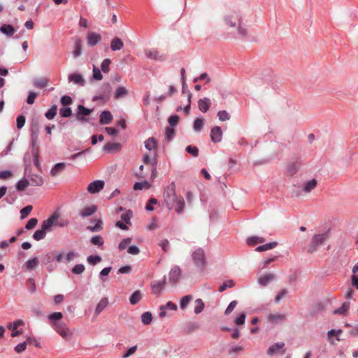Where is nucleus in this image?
I'll return each mask as SVG.
<instances>
[{
  "instance_id": "1",
  "label": "nucleus",
  "mask_w": 358,
  "mask_h": 358,
  "mask_svg": "<svg viewBox=\"0 0 358 358\" xmlns=\"http://www.w3.org/2000/svg\"><path fill=\"white\" fill-rule=\"evenodd\" d=\"M163 199L169 210L173 209L178 214L183 213L185 201L182 196L176 195L174 182H171L164 188Z\"/></svg>"
},
{
  "instance_id": "2",
  "label": "nucleus",
  "mask_w": 358,
  "mask_h": 358,
  "mask_svg": "<svg viewBox=\"0 0 358 358\" xmlns=\"http://www.w3.org/2000/svg\"><path fill=\"white\" fill-rule=\"evenodd\" d=\"M224 22L228 27L234 28L237 30L238 38H247L248 31L245 27L243 24V19L239 12L232 11L227 14L224 17Z\"/></svg>"
},
{
  "instance_id": "3",
  "label": "nucleus",
  "mask_w": 358,
  "mask_h": 358,
  "mask_svg": "<svg viewBox=\"0 0 358 358\" xmlns=\"http://www.w3.org/2000/svg\"><path fill=\"white\" fill-rule=\"evenodd\" d=\"M327 233L315 234L313 236L311 241L307 248V252L308 253L315 252L317 250L318 247H320L324 243V242L327 240Z\"/></svg>"
},
{
  "instance_id": "4",
  "label": "nucleus",
  "mask_w": 358,
  "mask_h": 358,
  "mask_svg": "<svg viewBox=\"0 0 358 358\" xmlns=\"http://www.w3.org/2000/svg\"><path fill=\"white\" fill-rule=\"evenodd\" d=\"M31 139H32V147L31 148V153L33 157L34 164L36 166L38 167L40 166L39 163V153L38 149L36 147V136H34L35 134L38 132V124H32L31 128Z\"/></svg>"
},
{
  "instance_id": "5",
  "label": "nucleus",
  "mask_w": 358,
  "mask_h": 358,
  "mask_svg": "<svg viewBox=\"0 0 358 358\" xmlns=\"http://www.w3.org/2000/svg\"><path fill=\"white\" fill-rule=\"evenodd\" d=\"M54 330L59 334L64 339L69 341L71 338L73 333L63 322H54L51 326Z\"/></svg>"
},
{
  "instance_id": "6",
  "label": "nucleus",
  "mask_w": 358,
  "mask_h": 358,
  "mask_svg": "<svg viewBox=\"0 0 358 358\" xmlns=\"http://www.w3.org/2000/svg\"><path fill=\"white\" fill-rule=\"evenodd\" d=\"M192 259L194 264L198 268H203L206 264L204 251L202 248H198L192 253Z\"/></svg>"
},
{
  "instance_id": "7",
  "label": "nucleus",
  "mask_w": 358,
  "mask_h": 358,
  "mask_svg": "<svg viewBox=\"0 0 358 358\" xmlns=\"http://www.w3.org/2000/svg\"><path fill=\"white\" fill-rule=\"evenodd\" d=\"M302 164V161L299 158H296L294 160L289 162L286 168L287 174L289 176H293L299 171Z\"/></svg>"
},
{
  "instance_id": "8",
  "label": "nucleus",
  "mask_w": 358,
  "mask_h": 358,
  "mask_svg": "<svg viewBox=\"0 0 358 358\" xmlns=\"http://www.w3.org/2000/svg\"><path fill=\"white\" fill-rule=\"evenodd\" d=\"M58 219L59 214L57 213H54L48 219L42 222L41 229L43 230V231H45V234H47L48 231H51L52 227L54 226L55 221H57Z\"/></svg>"
},
{
  "instance_id": "9",
  "label": "nucleus",
  "mask_w": 358,
  "mask_h": 358,
  "mask_svg": "<svg viewBox=\"0 0 358 358\" xmlns=\"http://www.w3.org/2000/svg\"><path fill=\"white\" fill-rule=\"evenodd\" d=\"M110 92V85L109 83H104L102 85L100 92L94 96L93 101L107 100L109 98Z\"/></svg>"
},
{
  "instance_id": "10",
  "label": "nucleus",
  "mask_w": 358,
  "mask_h": 358,
  "mask_svg": "<svg viewBox=\"0 0 358 358\" xmlns=\"http://www.w3.org/2000/svg\"><path fill=\"white\" fill-rule=\"evenodd\" d=\"M105 185V182L102 180H96L90 182L87 186V191L90 194H96L101 191Z\"/></svg>"
},
{
  "instance_id": "11",
  "label": "nucleus",
  "mask_w": 358,
  "mask_h": 358,
  "mask_svg": "<svg viewBox=\"0 0 358 358\" xmlns=\"http://www.w3.org/2000/svg\"><path fill=\"white\" fill-rule=\"evenodd\" d=\"M23 324L24 322L22 320H17L14 321L13 323L8 324L7 328L12 331L10 334L11 337H17L22 333V330H19L17 329L20 326Z\"/></svg>"
},
{
  "instance_id": "12",
  "label": "nucleus",
  "mask_w": 358,
  "mask_h": 358,
  "mask_svg": "<svg viewBox=\"0 0 358 358\" xmlns=\"http://www.w3.org/2000/svg\"><path fill=\"white\" fill-rule=\"evenodd\" d=\"M343 332V330L341 329H331L327 332V341L331 344L335 345L336 341H341L343 339H341L340 338V335Z\"/></svg>"
},
{
  "instance_id": "13",
  "label": "nucleus",
  "mask_w": 358,
  "mask_h": 358,
  "mask_svg": "<svg viewBox=\"0 0 358 358\" xmlns=\"http://www.w3.org/2000/svg\"><path fill=\"white\" fill-rule=\"evenodd\" d=\"M284 346V343L278 342L268 348L267 350V354L269 356H273L274 355L276 354H283L285 352V350H283Z\"/></svg>"
},
{
  "instance_id": "14",
  "label": "nucleus",
  "mask_w": 358,
  "mask_h": 358,
  "mask_svg": "<svg viewBox=\"0 0 358 358\" xmlns=\"http://www.w3.org/2000/svg\"><path fill=\"white\" fill-rule=\"evenodd\" d=\"M166 283V277L164 276L163 279L155 281L151 284V290L152 293L155 295H159L162 292L164 287Z\"/></svg>"
},
{
  "instance_id": "15",
  "label": "nucleus",
  "mask_w": 358,
  "mask_h": 358,
  "mask_svg": "<svg viewBox=\"0 0 358 358\" xmlns=\"http://www.w3.org/2000/svg\"><path fill=\"white\" fill-rule=\"evenodd\" d=\"M68 81L79 86H84L85 84V80L83 76L76 72L69 75Z\"/></svg>"
},
{
  "instance_id": "16",
  "label": "nucleus",
  "mask_w": 358,
  "mask_h": 358,
  "mask_svg": "<svg viewBox=\"0 0 358 358\" xmlns=\"http://www.w3.org/2000/svg\"><path fill=\"white\" fill-rule=\"evenodd\" d=\"M145 55L147 58L153 60L164 61L165 59V57L159 55V51L155 49L145 50Z\"/></svg>"
},
{
  "instance_id": "17",
  "label": "nucleus",
  "mask_w": 358,
  "mask_h": 358,
  "mask_svg": "<svg viewBox=\"0 0 358 358\" xmlns=\"http://www.w3.org/2000/svg\"><path fill=\"white\" fill-rule=\"evenodd\" d=\"M222 138V131L220 127L215 126L210 131V139L213 143H219Z\"/></svg>"
},
{
  "instance_id": "18",
  "label": "nucleus",
  "mask_w": 358,
  "mask_h": 358,
  "mask_svg": "<svg viewBox=\"0 0 358 358\" xmlns=\"http://www.w3.org/2000/svg\"><path fill=\"white\" fill-rule=\"evenodd\" d=\"M286 319V315L285 314H269L267 316V320L272 324H278L284 322Z\"/></svg>"
},
{
  "instance_id": "19",
  "label": "nucleus",
  "mask_w": 358,
  "mask_h": 358,
  "mask_svg": "<svg viewBox=\"0 0 358 358\" xmlns=\"http://www.w3.org/2000/svg\"><path fill=\"white\" fill-rule=\"evenodd\" d=\"M101 40V36L95 32H90L87 36V45L90 47L96 45Z\"/></svg>"
},
{
  "instance_id": "20",
  "label": "nucleus",
  "mask_w": 358,
  "mask_h": 358,
  "mask_svg": "<svg viewBox=\"0 0 358 358\" xmlns=\"http://www.w3.org/2000/svg\"><path fill=\"white\" fill-rule=\"evenodd\" d=\"M92 112V109L87 108L83 105H78L76 118L79 121H83L85 120L84 118V116L90 115Z\"/></svg>"
},
{
  "instance_id": "21",
  "label": "nucleus",
  "mask_w": 358,
  "mask_h": 358,
  "mask_svg": "<svg viewBox=\"0 0 358 358\" xmlns=\"http://www.w3.org/2000/svg\"><path fill=\"white\" fill-rule=\"evenodd\" d=\"M109 301L107 297H103L97 303L95 310H94V315L95 317L99 316L101 312L108 306Z\"/></svg>"
},
{
  "instance_id": "22",
  "label": "nucleus",
  "mask_w": 358,
  "mask_h": 358,
  "mask_svg": "<svg viewBox=\"0 0 358 358\" xmlns=\"http://www.w3.org/2000/svg\"><path fill=\"white\" fill-rule=\"evenodd\" d=\"M180 269L178 266H175L169 272V281L173 284L176 283L180 277Z\"/></svg>"
},
{
  "instance_id": "23",
  "label": "nucleus",
  "mask_w": 358,
  "mask_h": 358,
  "mask_svg": "<svg viewBox=\"0 0 358 358\" xmlns=\"http://www.w3.org/2000/svg\"><path fill=\"white\" fill-rule=\"evenodd\" d=\"M97 210V206L96 205H92L83 208L79 212V215L83 217H87L94 214Z\"/></svg>"
},
{
  "instance_id": "24",
  "label": "nucleus",
  "mask_w": 358,
  "mask_h": 358,
  "mask_svg": "<svg viewBox=\"0 0 358 358\" xmlns=\"http://www.w3.org/2000/svg\"><path fill=\"white\" fill-rule=\"evenodd\" d=\"M211 101L209 98L205 97L198 101V107L202 113H206L210 106Z\"/></svg>"
},
{
  "instance_id": "25",
  "label": "nucleus",
  "mask_w": 358,
  "mask_h": 358,
  "mask_svg": "<svg viewBox=\"0 0 358 358\" xmlns=\"http://www.w3.org/2000/svg\"><path fill=\"white\" fill-rule=\"evenodd\" d=\"M66 168V164L64 162H59L55 164L50 170V175L52 176H57L60 173H62Z\"/></svg>"
},
{
  "instance_id": "26",
  "label": "nucleus",
  "mask_w": 358,
  "mask_h": 358,
  "mask_svg": "<svg viewBox=\"0 0 358 358\" xmlns=\"http://www.w3.org/2000/svg\"><path fill=\"white\" fill-rule=\"evenodd\" d=\"M275 278V275L274 273H266V275L260 277L258 279V283L261 286H266L268 284L273 281Z\"/></svg>"
},
{
  "instance_id": "27",
  "label": "nucleus",
  "mask_w": 358,
  "mask_h": 358,
  "mask_svg": "<svg viewBox=\"0 0 358 358\" xmlns=\"http://www.w3.org/2000/svg\"><path fill=\"white\" fill-rule=\"evenodd\" d=\"M113 120V115L109 110H103L100 115L99 122L101 124H108Z\"/></svg>"
},
{
  "instance_id": "28",
  "label": "nucleus",
  "mask_w": 358,
  "mask_h": 358,
  "mask_svg": "<svg viewBox=\"0 0 358 358\" xmlns=\"http://www.w3.org/2000/svg\"><path fill=\"white\" fill-rule=\"evenodd\" d=\"M83 43L81 39L76 38L74 41V50L73 51V56L74 58L80 57L82 54Z\"/></svg>"
},
{
  "instance_id": "29",
  "label": "nucleus",
  "mask_w": 358,
  "mask_h": 358,
  "mask_svg": "<svg viewBox=\"0 0 358 358\" xmlns=\"http://www.w3.org/2000/svg\"><path fill=\"white\" fill-rule=\"evenodd\" d=\"M124 47V43L118 37H115L110 42V49L113 51L120 50Z\"/></svg>"
},
{
  "instance_id": "30",
  "label": "nucleus",
  "mask_w": 358,
  "mask_h": 358,
  "mask_svg": "<svg viewBox=\"0 0 358 358\" xmlns=\"http://www.w3.org/2000/svg\"><path fill=\"white\" fill-rule=\"evenodd\" d=\"M317 184V180L313 178L310 180L306 182L303 185L302 190L306 193L310 192L313 189H314L316 187Z\"/></svg>"
},
{
  "instance_id": "31",
  "label": "nucleus",
  "mask_w": 358,
  "mask_h": 358,
  "mask_svg": "<svg viewBox=\"0 0 358 358\" xmlns=\"http://www.w3.org/2000/svg\"><path fill=\"white\" fill-rule=\"evenodd\" d=\"M350 303L349 301L344 302L342 306L334 310V315H345L350 309Z\"/></svg>"
},
{
  "instance_id": "32",
  "label": "nucleus",
  "mask_w": 358,
  "mask_h": 358,
  "mask_svg": "<svg viewBox=\"0 0 358 358\" xmlns=\"http://www.w3.org/2000/svg\"><path fill=\"white\" fill-rule=\"evenodd\" d=\"M92 222H95V224L87 226V230L91 232H99L103 229V222L101 219L93 220Z\"/></svg>"
},
{
  "instance_id": "33",
  "label": "nucleus",
  "mask_w": 358,
  "mask_h": 358,
  "mask_svg": "<svg viewBox=\"0 0 358 358\" xmlns=\"http://www.w3.org/2000/svg\"><path fill=\"white\" fill-rule=\"evenodd\" d=\"M0 31L7 36H13L15 33V29L10 24H3L0 27Z\"/></svg>"
},
{
  "instance_id": "34",
  "label": "nucleus",
  "mask_w": 358,
  "mask_h": 358,
  "mask_svg": "<svg viewBox=\"0 0 358 358\" xmlns=\"http://www.w3.org/2000/svg\"><path fill=\"white\" fill-rule=\"evenodd\" d=\"M278 256L277 255H273L271 257H268V258H266V259H264L263 261H262L259 264V270H263V269H265L266 268L268 265L274 262L275 260H276L278 259Z\"/></svg>"
},
{
  "instance_id": "35",
  "label": "nucleus",
  "mask_w": 358,
  "mask_h": 358,
  "mask_svg": "<svg viewBox=\"0 0 358 358\" xmlns=\"http://www.w3.org/2000/svg\"><path fill=\"white\" fill-rule=\"evenodd\" d=\"M278 245V243L275 241L270 242L268 243H266L264 245H259L255 248V250L257 252H263L266 251L268 250H271L274 248H275Z\"/></svg>"
},
{
  "instance_id": "36",
  "label": "nucleus",
  "mask_w": 358,
  "mask_h": 358,
  "mask_svg": "<svg viewBox=\"0 0 358 358\" xmlns=\"http://www.w3.org/2000/svg\"><path fill=\"white\" fill-rule=\"evenodd\" d=\"M142 299V294L140 290H136L129 297V302L131 305L137 304Z\"/></svg>"
},
{
  "instance_id": "37",
  "label": "nucleus",
  "mask_w": 358,
  "mask_h": 358,
  "mask_svg": "<svg viewBox=\"0 0 358 358\" xmlns=\"http://www.w3.org/2000/svg\"><path fill=\"white\" fill-rule=\"evenodd\" d=\"M151 187V185L148 181H143V182H136L134 184L133 189L134 190H142L143 189H149Z\"/></svg>"
},
{
  "instance_id": "38",
  "label": "nucleus",
  "mask_w": 358,
  "mask_h": 358,
  "mask_svg": "<svg viewBox=\"0 0 358 358\" xmlns=\"http://www.w3.org/2000/svg\"><path fill=\"white\" fill-rule=\"evenodd\" d=\"M38 257H35L27 260L25 262L24 266L28 271H31L38 266Z\"/></svg>"
},
{
  "instance_id": "39",
  "label": "nucleus",
  "mask_w": 358,
  "mask_h": 358,
  "mask_svg": "<svg viewBox=\"0 0 358 358\" xmlns=\"http://www.w3.org/2000/svg\"><path fill=\"white\" fill-rule=\"evenodd\" d=\"M145 147L149 151L155 150L157 148V141L154 137H150L145 141Z\"/></svg>"
},
{
  "instance_id": "40",
  "label": "nucleus",
  "mask_w": 358,
  "mask_h": 358,
  "mask_svg": "<svg viewBox=\"0 0 358 358\" xmlns=\"http://www.w3.org/2000/svg\"><path fill=\"white\" fill-rule=\"evenodd\" d=\"M43 183V180L38 175H32L29 178V184L34 186H41Z\"/></svg>"
},
{
  "instance_id": "41",
  "label": "nucleus",
  "mask_w": 358,
  "mask_h": 358,
  "mask_svg": "<svg viewBox=\"0 0 358 358\" xmlns=\"http://www.w3.org/2000/svg\"><path fill=\"white\" fill-rule=\"evenodd\" d=\"M48 84V80L45 78L35 79L34 80V85L35 87L43 89L47 87Z\"/></svg>"
},
{
  "instance_id": "42",
  "label": "nucleus",
  "mask_w": 358,
  "mask_h": 358,
  "mask_svg": "<svg viewBox=\"0 0 358 358\" xmlns=\"http://www.w3.org/2000/svg\"><path fill=\"white\" fill-rule=\"evenodd\" d=\"M264 241L265 239L264 238L256 236H250L247 239V243L250 246L255 245L257 243H264Z\"/></svg>"
},
{
  "instance_id": "43",
  "label": "nucleus",
  "mask_w": 358,
  "mask_h": 358,
  "mask_svg": "<svg viewBox=\"0 0 358 358\" xmlns=\"http://www.w3.org/2000/svg\"><path fill=\"white\" fill-rule=\"evenodd\" d=\"M204 125V121L202 118H196L193 124V129L196 132H200Z\"/></svg>"
},
{
  "instance_id": "44",
  "label": "nucleus",
  "mask_w": 358,
  "mask_h": 358,
  "mask_svg": "<svg viewBox=\"0 0 358 358\" xmlns=\"http://www.w3.org/2000/svg\"><path fill=\"white\" fill-rule=\"evenodd\" d=\"M63 317V315L61 312H55L51 313L48 316V319L50 322V325H52L54 322H59L58 320H60Z\"/></svg>"
},
{
  "instance_id": "45",
  "label": "nucleus",
  "mask_w": 358,
  "mask_h": 358,
  "mask_svg": "<svg viewBox=\"0 0 358 358\" xmlns=\"http://www.w3.org/2000/svg\"><path fill=\"white\" fill-rule=\"evenodd\" d=\"M57 106L52 105L50 108L45 113V116L48 120H52L57 114Z\"/></svg>"
},
{
  "instance_id": "46",
  "label": "nucleus",
  "mask_w": 358,
  "mask_h": 358,
  "mask_svg": "<svg viewBox=\"0 0 358 358\" xmlns=\"http://www.w3.org/2000/svg\"><path fill=\"white\" fill-rule=\"evenodd\" d=\"M120 148V143H108L103 147V150L106 152H109L113 150H117Z\"/></svg>"
},
{
  "instance_id": "47",
  "label": "nucleus",
  "mask_w": 358,
  "mask_h": 358,
  "mask_svg": "<svg viewBox=\"0 0 358 358\" xmlns=\"http://www.w3.org/2000/svg\"><path fill=\"white\" fill-rule=\"evenodd\" d=\"M195 307H194V313L198 315L199 313H201L203 308H204V303L203 302L202 299H196L195 301Z\"/></svg>"
},
{
  "instance_id": "48",
  "label": "nucleus",
  "mask_w": 358,
  "mask_h": 358,
  "mask_svg": "<svg viewBox=\"0 0 358 358\" xmlns=\"http://www.w3.org/2000/svg\"><path fill=\"white\" fill-rule=\"evenodd\" d=\"M152 320V315L150 312H145L141 315V322L145 325H148Z\"/></svg>"
},
{
  "instance_id": "49",
  "label": "nucleus",
  "mask_w": 358,
  "mask_h": 358,
  "mask_svg": "<svg viewBox=\"0 0 358 358\" xmlns=\"http://www.w3.org/2000/svg\"><path fill=\"white\" fill-rule=\"evenodd\" d=\"M90 242L92 245L101 247L103 245V238L100 235H96L91 238Z\"/></svg>"
},
{
  "instance_id": "50",
  "label": "nucleus",
  "mask_w": 358,
  "mask_h": 358,
  "mask_svg": "<svg viewBox=\"0 0 358 358\" xmlns=\"http://www.w3.org/2000/svg\"><path fill=\"white\" fill-rule=\"evenodd\" d=\"M29 185V182L26 178H22L17 182L16 189L18 191H23Z\"/></svg>"
},
{
  "instance_id": "51",
  "label": "nucleus",
  "mask_w": 358,
  "mask_h": 358,
  "mask_svg": "<svg viewBox=\"0 0 358 358\" xmlns=\"http://www.w3.org/2000/svg\"><path fill=\"white\" fill-rule=\"evenodd\" d=\"M128 94L127 90L124 87H118L115 92V98L120 99Z\"/></svg>"
},
{
  "instance_id": "52",
  "label": "nucleus",
  "mask_w": 358,
  "mask_h": 358,
  "mask_svg": "<svg viewBox=\"0 0 358 358\" xmlns=\"http://www.w3.org/2000/svg\"><path fill=\"white\" fill-rule=\"evenodd\" d=\"M234 285H235V283L233 280H228L220 285L219 292H222L227 288H231V287H234Z\"/></svg>"
},
{
  "instance_id": "53",
  "label": "nucleus",
  "mask_w": 358,
  "mask_h": 358,
  "mask_svg": "<svg viewBox=\"0 0 358 358\" xmlns=\"http://www.w3.org/2000/svg\"><path fill=\"white\" fill-rule=\"evenodd\" d=\"M192 299V295H186L180 299V308L184 310L187 308L190 301Z\"/></svg>"
},
{
  "instance_id": "54",
  "label": "nucleus",
  "mask_w": 358,
  "mask_h": 358,
  "mask_svg": "<svg viewBox=\"0 0 358 358\" xmlns=\"http://www.w3.org/2000/svg\"><path fill=\"white\" fill-rule=\"evenodd\" d=\"M78 256L79 254L78 252H76L73 250H70L66 253V256L64 257V262L66 263H69Z\"/></svg>"
},
{
  "instance_id": "55",
  "label": "nucleus",
  "mask_w": 358,
  "mask_h": 358,
  "mask_svg": "<svg viewBox=\"0 0 358 358\" xmlns=\"http://www.w3.org/2000/svg\"><path fill=\"white\" fill-rule=\"evenodd\" d=\"M46 234L43 230L38 229L33 234V238L36 241H41L45 238Z\"/></svg>"
},
{
  "instance_id": "56",
  "label": "nucleus",
  "mask_w": 358,
  "mask_h": 358,
  "mask_svg": "<svg viewBox=\"0 0 358 358\" xmlns=\"http://www.w3.org/2000/svg\"><path fill=\"white\" fill-rule=\"evenodd\" d=\"M132 217V211L131 210H127L125 213H123L121 215V220L124 222L126 224L131 225V222L130 221Z\"/></svg>"
},
{
  "instance_id": "57",
  "label": "nucleus",
  "mask_w": 358,
  "mask_h": 358,
  "mask_svg": "<svg viewBox=\"0 0 358 358\" xmlns=\"http://www.w3.org/2000/svg\"><path fill=\"white\" fill-rule=\"evenodd\" d=\"M87 261L90 264L96 265L101 261V257L99 255H90Z\"/></svg>"
},
{
  "instance_id": "58",
  "label": "nucleus",
  "mask_w": 358,
  "mask_h": 358,
  "mask_svg": "<svg viewBox=\"0 0 358 358\" xmlns=\"http://www.w3.org/2000/svg\"><path fill=\"white\" fill-rule=\"evenodd\" d=\"M85 267L84 264H78L75 265L72 268L71 271L73 274L78 275V274L83 273L85 271Z\"/></svg>"
},
{
  "instance_id": "59",
  "label": "nucleus",
  "mask_w": 358,
  "mask_h": 358,
  "mask_svg": "<svg viewBox=\"0 0 358 358\" xmlns=\"http://www.w3.org/2000/svg\"><path fill=\"white\" fill-rule=\"evenodd\" d=\"M59 114L62 117H69L72 115V110L69 107H62L59 109Z\"/></svg>"
},
{
  "instance_id": "60",
  "label": "nucleus",
  "mask_w": 358,
  "mask_h": 358,
  "mask_svg": "<svg viewBox=\"0 0 358 358\" xmlns=\"http://www.w3.org/2000/svg\"><path fill=\"white\" fill-rule=\"evenodd\" d=\"M111 64V61L110 59H105L101 64V69L103 73H108L110 71V64Z\"/></svg>"
},
{
  "instance_id": "61",
  "label": "nucleus",
  "mask_w": 358,
  "mask_h": 358,
  "mask_svg": "<svg viewBox=\"0 0 358 358\" xmlns=\"http://www.w3.org/2000/svg\"><path fill=\"white\" fill-rule=\"evenodd\" d=\"M27 343L33 345L38 348L41 347L39 340L34 336H28L27 338Z\"/></svg>"
},
{
  "instance_id": "62",
  "label": "nucleus",
  "mask_w": 358,
  "mask_h": 358,
  "mask_svg": "<svg viewBox=\"0 0 358 358\" xmlns=\"http://www.w3.org/2000/svg\"><path fill=\"white\" fill-rule=\"evenodd\" d=\"M32 208H33L32 206L30 205H28V206L24 207L23 208H22L20 210L21 218L24 219L25 217H27L30 214Z\"/></svg>"
},
{
  "instance_id": "63",
  "label": "nucleus",
  "mask_w": 358,
  "mask_h": 358,
  "mask_svg": "<svg viewBox=\"0 0 358 358\" xmlns=\"http://www.w3.org/2000/svg\"><path fill=\"white\" fill-rule=\"evenodd\" d=\"M217 116L219 120L222 122L229 120L230 119L229 113L224 110L218 111Z\"/></svg>"
},
{
  "instance_id": "64",
  "label": "nucleus",
  "mask_w": 358,
  "mask_h": 358,
  "mask_svg": "<svg viewBox=\"0 0 358 358\" xmlns=\"http://www.w3.org/2000/svg\"><path fill=\"white\" fill-rule=\"evenodd\" d=\"M186 151L192 155L194 157H196L199 155V149L196 146L188 145L186 147Z\"/></svg>"
}]
</instances>
